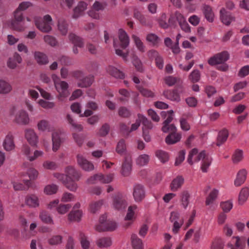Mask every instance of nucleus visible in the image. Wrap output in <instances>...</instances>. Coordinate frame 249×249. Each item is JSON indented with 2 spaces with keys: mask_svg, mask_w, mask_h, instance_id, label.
<instances>
[{
  "mask_svg": "<svg viewBox=\"0 0 249 249\" xmlns=\"http://www.w3.org/2000/svg\"><path fill=\"white\" fill-rule=\"evenodd\" d=\"M52 78L55 89L58 93L59 98L68 97L70 94L68 83L66 81L61 80L59 77L55 74L52 75Z\"/></svg>",
  "mask_w": 249,
  "mask_h": 249,
  "instance_id": "nucleus-1",
  "label": "nucleus"
},
{
  "mask_svg": "<svg viewBox=\"0 0 249 249\" xmlns=\"http://www.w3.org/2000/svg\"><path fill=\"white\" fill-rule=\"evenodd\" d=\"M72 76L77 80V86L80 88H87L92 84L94 78L90 75H85L81 70H76L71 72Z\"/></svg>",
  "mask_w": 249,
  "mask_h": 249,
  "instance_id": "nucleus-2",
  "label": "nucleus"
},
{
  "mask_svg": "<svg viewBox=\"0 0 249 249\" xmlns=\"http://www.w3.org/2000/svg\"><path fill=\"white\" fill-rule=\"evenodd\" d=\"M35 24L36 28L43 33H48L52 31V18L49 15L44 16L43 19L36 17L34 18Z\"/></svg>",
  "mask_w": 249,
  "mask_h": 249,
  "instance_id": "nucleus-3",
  "label": "nucleus"
},
{
  "mask_svg": "<svg viewBox=\"0 0 249 249\" xmlns=\"http://www.w3.org/2000/svg\"><path fill=\"white\" fill-rule=\"evenodd\" d=\"M128 205L127 197L126 195L117 193L112 196L111 207L117 211L124 210Z\"/></svg>",
  "mask_w": 249,
  "mask_h": 249,
  "instance_id": "nucleus-4",
  "label": "nucleus"
},
{
  "mask_svg": "<svg viewBox=\"0 0 249 249\" xmlns=\"http://www.w3.org/2000/svg\"><path fill=\"white\" fill-rule=\"evenodd\" d=\"M53 177L58 180L61 182L65 187L71 191L75 192L77 189V184L74 182V179H64L66 176L63 174L59 173H54L53 174Z\"/></svg>",
  "mask_w": 249,
  "mask_h": 249,
  "instance_id": "nucleus-5",
  "label": "nucleus"
},
{
  "mask_svg": "<svg viewBox=\"0 0 249 249\" xmlns=\"http://www.w3.org/2000/svg\"><path fill=\"white\" fill-rule=\"evenodd\" d=\"M230 58V54L227 51L217 53L211 57L208 60V64L211 66L221 64L226 62Z\"/></svg>",
  "mask_w": 249,
  "mask_h": 249,
  "instance_id": "nucleus-6",
  "label": "nucleus"
},
{
  "mask_svg": "<svg viewBox=\"0 0 249 249\" xmlns=\"http://www.w3.org/2000/svg\"><path fill=\"white\" fill-rule=\"evenodd\" d=\"M78 165L83 170L87 172L93 171L94 169L93 164L88 160L83 155L78 154L76 156Z\"/></svg>",
  "mask_w": 249,
  "mask_h": 249,
  "instance_id": "nucleus-7",
  "label": "nucleus"
},
{
  "mask_svg": "<svg viewBox=\"0 0 249 249\" xmlns=\"http://www.w3.org/2000/svg\"><path fill=\"white\" fill-rule=\"evenodd\" d=\"M141 123L142 124V127L147 126L148 129H152L153 128V124L150 121L148 120L144 116L139 114L138 118L136 120L135 123L131 125V128L129 129L130 133L136 130L140 126Z\"/></svg>",
  "mask_w": 249,
  "mask_h": 249,
  "instance_id": "nucleus-8",
  "label": "nucleus"
},
{
  "mask_svg": "<svg viewBox=\"0 0 249 249\" xmlns=\"http://www.w3.org/2000/svg\"><path fill=\"white\" fill-rule=\"evenodd\" d=\"M206 153L204 151L198 152L196 148L192 149L188 155L187 161L190 164L192 165L194 162H198L205 157Z\"/></svg>",
  "mask_w": 249,
  "mask_h": 249,
  "instance_id": "nucleus-9",
  "label": "nucleus"
},
{
  "mask_svg": "<svg viewBox=\"0 0 249 249\" xmlns=\"http://www.w3.org/2000/svg\"><path fill=\"white\" fill-rule=\"evenodd\" d=\"M14 122L20 125H27L30 122L28 113L24 110H20L15 115Z\"/></svg>",
  "mask_w": 249,
  "mask_h": 249,
  "instance_id": "nucleus-10",
  "label": "nucleus"
},
{
  "mask_svg": "<svg viewBox=\"0 0 249 249\" xmlns=\"http://www.w3.org/2000/svg\"><path fill=\"white\" fill-rule=\"evenodd\" d=\"M23 20V13L18 8L14 13V19L10 23V27L17 30H21L22 28L19 25V22Z\"/></svg>",
  "mask_w": 249,
  "mask_h": 249,
  "instance_id": "nucleus-11",
  "label": "nucleus"
},
{
  "mask_svg": "<svg viewBox=\"0 0 249 249\" xmlns=\"http://www.w3.org/2000/svg\"><path fill=\"white\" fill-rule=\"evenodd\" d=\"M132 160L130 155L125 156L121 169V174L124 176H129L132 170Z\"/></svg>",
  "mask_w": 249,
  "mask_h": 249,
  "instance_id": "nucleus-12",
  "label": "nucleus"
},
{
  "mask_svg": "<svg viewBox=\"0 0 249 249\" xmlns=\"http://www.w3.org/2000/svg\"><path fill=\"white\" fill-rule=\"evenodd\" d=\"M64 176L66 178L64 179H74L79 180L81 178V174L77 171L74 167L69 166L65 168Z\"/></svg>",
  "mask_w": 249,
  "mask_h": 249,
  "instance_id": "nucleus-13",
  "label": "nucleus"
},
{
  "mask_svg": "<svg viewBox=\"0 0 249 249\" xmlns=\"http://www.w3.org/2000/svg\"><path fill=\"white\" fill-rule=\"evenodd\" d=\"M25 204L31 208H36L40 206L39 197L35 194H31L26 196Z\"/></svg>",
  "mask_w": 249,
  "mask_h": 249,
  "instance_id": "nucleus-14",
  "label": "nucleus"
},
{
  "mask_svg": "<svg viewBox=\"0 0 249 249\" xmlns=\"http://www.w3.org/2000/svg\"><path fill=\"white\" fill-rule=\"evenodd\" d=\"M133 196L136 202H140L145 197V191L143 186L140 184H136L134 186Z\"/></svg>",
  "mask_w": 249,
  "mask_h": 249,
  "instance_id": "nucleus-15",
  "label": "nucleus"
},
{
  "mask_svg": "<svg viewBox=\"0 0 249 249\" xmlns=\"http://www.w3.org/2000/svg\"><path fill=\"white\" fill-rule=\"evenodd\" d=\"M25 137L28 142L32 146H36L38 141V138L32 129H26L25 130Z\"/></svg>",
  "mask_w": 249,
  "mask_h": 249,
  "instance_id": "nucleus-16",
  "label": "nucleus"
},
{
  "mask_svg": "<svg viewBox=\"0 0 249 249\" xmlns=\"http://www.w3.org/2000/svg\"><path fill=\"white\" fill-rule=\"evenodd\" d=\"M52 150L57 151L60 148L62 141L60 138V133L58 131H53L52 133Z\"/></svg>",
  "mask_w": 249,
  "mask_h": 249,
  "instance_id": "nucleus-17",
  "label": "nucleus"
},
{
  "mask_svg": "<svg viewBox=\"0 0 249 249\" xmlns=\"http://www.w3.org/2000/svg\"><path fill=\"white\" fill-rule=\"evenodd\" d=\"M118 37L120 43V46L123 48L127 47L130 43L129 37L126 32L122 29L118 31Z\"/></svg>",
  "mask_w": 249,
  "mask_h": 249,
  "instance_id": "nucleus-18",
  "label": "nucleus"
},
{
  "mask_svg": "<svg viewBox=\"0 0 249 249\" xmlns=\"http://www.w3.org/2000/svg\"><path fill=\"white\" fill-rule=\"evenodd\" d=\"M219 13L220 20L223 24L226 25H230L234 19L231 13L228 12L225 8H222Z\"/></svg>",
  "mask_w": 249,
  "mask_h": 249,
  "instance_id": "nucleus-19",
  "label": "nucleus"
},
{
  "mask_svg": "<svg viewBox=\"0 0 249 249\" xmlns=\"http://www.w3.org/2000/svg\"><path fill=\"white\" fill-rule=\"evenodd\" d=\"M247 176V171L245 169L240 170L236 174V178L234 181L235 186L239 187L243 184L246 181Z\"/></svg>",
  "mask_w": 249,
  "mask_h": 249,
  "instance_id": "nucleus-20",
  "label": "nucleus"
},
{
  "mask_svg": "<svg viewBox=\"0 0 249 249\" xmlns=\"http://www.w3.org/2000/svg\"><path fill=\"white\" fill-rule=\"evenodd\" d=\"M179 196L181 206L184 209H186L190 203V193L188 191L183 190L180 193Z\"/></svg>",
  "mask_w": 249,
  "mask_h": 249,
  "instance_id": "nucleus-21",
  "label": "nucleus"
},
{
  "mask_svg": "<svg viewBox=\"0 0 249 249\" xmlns=\"http://www.w3.org/2000/svg\"><path fill=\"white\" fill-rule=\"evenodd\" d=\"M184 182V178L181 176L175 178L170 185V188L173 192H177L180 189Z\"/></svg>",
  "mask_w": 249,
  "mask_h": 249,
  "instance_id": "nucleus-22",
  "label": "nucleus"
},
{
  "mask_svg": "<svg viewBox=\"0 0 249 249\" xmlns=\"http://www.w3.org/2000/svg\"><path fill=\"white\" fill-rule=\"evenodd\" d=\"M4 149L8 151L14 149L15 145L14 142V137L11 133H8L5 137L3 142Z\"/></svg>",
  "mask_w": 249,
  "mask_h": 249,
  "instance_id": "nucleus-23",
  "label": "nucleus"
},
{
  "mask_svg": "<svg viewBox=\"0 0 249 249\" xmlns=\"http://www.w3.org/2000/svg\"><path fill=\"white\" fill-rule=\"evenodd\" d=\"M39 218L44 224L49 225H53L54 224L53 217L46 211L42 210L40 212Z\"/></svg>",
  "mask_w": 249,
  "mask_h": 249,
  "instance_id": "nucleus-24",
  "label": "nucleus"
},
{
  "mask_svg": "<svg viewBox=\"0 0 249 249\" xmlns=\"http://www.w3.org/2000/svg\"><path fill=\"white\" fill-rule=\"evenodd\" d=\"M146 42L153 46H158L160 43V37L156 34L152 33H148L145 36Z\"/></svg>",
  "mask_w": 249,
  "mask_h": 249,
  "instance_id": "nucleus-25",
  "label": "nucleus"
},
{
  "mask_svg": "<svg viewBox=\"0 0 249 249\" xmlns=\"http://www.w3.org/2000/svg\"><path fill=\"white\" fill-rule=\"evenodd\" d=\"M131 37L137 50L141 53H144L146 51V47L141 38L135 34L132 35Z\"/></svg>",
  "mask_w": 249,
  "mask_h": 249,
  "instance_id": "nucleus-26",
  "label": "nucleus"
},
{
  "mask_svg": "<svg viewBox=\"0 0 249 249\" xmlns=\"http://www.w3.org/2000/svg\"><path fill=\"white\" fill-rule=\"evenodd\" d=\"M83 215V211L81 210H72L68 215V218L71 222H79L81 220Z\"/></svg>",
  "mask_w": 249,
  "mask_h": 249,
  "instance_id": "nucleus-27",
  "label": "nucleus"
},
{
  "mask_svg": "<svg viewBox=\"0 0 249 249\" xmlns=\"http://www.w3.org/2000/svg\"><path fill=\"white\" fill-rule=\"evenodd\" d=\"M22 58L20 55L16 53L12 57L9 58L7 61V66L10 69H15L17 67L18 64L21 63Z\"/></svg>",
  "mask_w": 249,
  "mask_h": 249,
  "instance_id": "nucleus-28",
  "label": "nucleus"
},
{
  "mask_svg": "<svg viewBox=\"0 0 249 249\" xmlns=\"http://www.w3.org/2000/svg\"><path fill=\"white\" fill-rule=\"evenodd\" d=\"M104 202V199L91 202L89 205V211L91 213H96L100 210Z\"/></svg>",
  "mask_w": 249,
  "mask_h": 249,
  "instance_id": "nucleus-29",
  "label": "nucleus"
},
{
  "mask_svg": "<svg viewBox=\"0 0 249 249\" xmlns=\"http://www.w3.org/2000/svg\"><path fill=\"white\" fill-rule=\"evenodd\" d=\"M202 9L207 20L209 22H213L214 20V15L212 7L208 5L204 4L203 5Z\"/></svg>",
  "mask_w": 249,
  "mask_h": 249,
  "instance_id": "nucleus-30",
  "label": "nucleus"
},
{
  "mask_svg": "<svg viewBox=\"0 0 249 249\" xmlns=\"http://www.w3.org/2000/svg\"><path fill=\"white\" fill-rule=\"evenodd\" d=\"M96 243L100 248H107L111 246L112 240L109 237H102L97 240Z\"/></svg>",
  "mask_w": 249,
  "mask_h": 249,
  "instance_id": "nucleus-31",
  "label": "nucleus"
},
{
  "mask_svg": "<svg viewBox=\"0 0 249 249\" xmlns=\"http://www.w3.org/2000/svg\"><path fill=\"white\" fill-rule=\"evenodd\" d=\"M87 4L83 1H81L78 3L77 6L73 10V17L74 18H77L81 16L83 12L87 9Z\"/></svg>",
  "mask_w": 249,
  "mask_h": 249,
  "instance_id": "nucleus-32",
  "label": "nucleus"
},
{
  "mask_svg": "<svg viewBox=\"0 0 249 249\" xmlns=\"http://www.w3.org/2000/svg\"><path fill=\"white\" fill-rule=\"evenodd\" d=\"M163 95L171 101L179 102L180 97L176 90H165L163 92Z\"/></svg>",
  "mask_w": 249,
  "mask_h": 249,
  "instance_id": "nucleus-33",
  "label": "nucleus"
},
{
  "mask_svg": "<svg viewBox=\"0 0 249 249\" xmlns=\"http://www.w3.org/2000/svg\"><path fill=\"white\" fill-rule=\"evenodd\" d=\"M37 128L39 131L42 132L53 130V128L49 122L46 120H41L38 121L37 124Z\"/></svg>",
  "mask_w": 249,
  "mask_h": 249,
  "instance_id": "nucleus-34",
  "label": "nucleus"
},
{
  "mask_svg": "<svg viewBox=\"0 0 249 249\" xmlns=\"http://www.w3.org/2000/svg\"><path fill=\"white\" fill-rule=\"evenodd\" d=\"M229 136V132L226 129L220 130L218 134L217 137L216 145L220 146L224 143L227 140Z\"/></svg>",
  "mask_w": 249,
  "mask_h": 249,
  "instance_id": "nucleus-35",
  "label": "nucleus"
},
{
  "mask_svg": "<svg viewBox=\"0 0 249 249\" xmlns=\"http://www.w3.org/2000/svg\"><path fill=\"white\" fill-rule=\"evenodd\" d=\"M181 138L179 133H170L165 138V142L168 144H173L179 142Z\"/></svg>",
  "mask_w": 249,
  "mask_h": 249,
  "instance_id": "nucleus-36",
  "label": "nucleus"
},
{
  "mask_svg": "<svg viewBox=\"0 0 249 249\" xmlns=\"http://www.w3.org/2000/svg\"><path fill=\"white\" fill-rule=\"evenodd\" d=\"M131 245L133 249H143L142 240L135 234L131 236Z\"/></svg>",
  "mask_w": 249,
  "mask_h": 249,
  "instance_id": "nucleus-37",
  "label": "nucleus"
},
{
  "mask_svg": "<svg viewBox=\"0 0 249 249\" xmlns=\"http://www.w3.org/2000/svg\"><path fill=\"white\" fill-rule=\"evenodd\" d=\"M34 57L37 63L40 65H45L49 62L47 55L43 53L36 52L34 53Z\"/></svg>",
  "mask_w": 249,
  "mask_h": 249,
  "instance_id": "nucleus-38",
  "label": "nucleus"
},
{
  "mask_svg": "<svg viewBox=\"0 0 249 249\" xmlns=\"http://www.w3.org/2000/svg\"><path fill=\"white\" fill-rule=\"evenodd\" d=\"M249 196V188L245 187L243 188L239 194L238 202L239 204H243Z\"/></svg>",
  "mask_w": 249,
  "mask_h": 249,
  "instance_id": "nucleus-39",
  "label": "nucleus"
},
{
  "mask_svg": "<svg viewBox=\"0 0 249 249\" xmlns=\"http://www.w3.org/2000/svg\"><path fill=\"white\" fill-rule=\"evenodd\" d=\"M58 30L63 36H66L68 31L69 25L67 22L64 19H59L57 24Z\"/></svg>",
  "mask_w": 249,
  "mask_h": 249,
  "instance_id": "nucleus-40",
  "label": "nucleus"
},
{
  "mask_svg": "<svg viewBox=\"0 0 249 249\" xmlns=\"http://www.w3.org/2000/svg\"><path fill=\"white\" fill-rule=\"evenodd\" d=\"M63 242V237L62 235L56 234L53 235L48 238V243L51 246H58Z\"/></svg>",
  "mask_w": 249,
  "mask_h": 249,
  "instance_id": "nucleus-41",
  "label": "nucleus"
},
{
  "mask_svg": "<svg viewBox=\"0 0 249 249\" xmlns=\"http://www.w3.org/2000/svg\"><path fill=\"white\" fill-rule=\"evenodd\" d=\"M117 227V224L114 221L107 220L105 224V228L103 229L100 227L99 226L96 227V230L98 231H102L103 230L106 231H113L115 230Z\"/></svg>",
  "mask_w": 249,
  "mask_h": 249,
  "instance_id": "nucleus-42",
  "label": "nucleus"
},
{
  "mask_svg": "<svg viewBox=\"0 0 249 249\" xmlns=\"http://www.w3.org/2000/svg\"><path fill=\"white\" fill-rule=\"evenodd\" d=\"M79 237L82 249H89L90 245L89 238L82 232H79Z\"/></svg>",
  "mask_w": 249,
  "mask_h": 249,
  "instance_id": "nucleus-43",
  "label": "nucleus"
},
{
  "mask_svg": "<svg viewBox=\"0 0 249 249\" xmlns=\"http://www.w3.org/2000/svg\"><path fill=\"white\" fill-rule=\"evenodd\" d=\"M107 71L110 74L116 78L123 79L124 77V73L113 66H108Z\"/></svg>",
  "mask_w": 249,
  "mask_h": 249,
  "instance_id": "nucleus-44",
  "label": "nucleus"
},
{
  "mask_svg": "<svg viewBox=\"0 0 249 249\" xmlns=\"http://www.w3.org/2000/svg\"><path fill=\"white\" fill-rule=\"evenodd\" d=\"M12 90V87L10 83L5 81L0 80V94H8Z\"/></svg>",
  "mask_w": 249,
  "mask_h": 249,
  "instance_id": "nucleus-45",
  "label": "nucleus"
},
{
  "mask_svg": "<svg viewBox=\"0 0 249 249\" xmlns=\"http://www.w3.org/2000/svg\"><path fill=\"white\" fill-rule=\"evenodd\" d=\"M69 38L73 44L74 46H78L79 48H83L84 47L83 39L80 37L71 33L69 35Z\"/></svg>",
  "mask_w": 249,
  "mask_h": 249,
  "instance_id": "nucleus-46",
  "label": "nucleus"
},
{
  "mask_svg": "<svg viewBox=\"0 0 249 249\" xmlns=\"http://www.w3.org/2000/svg\"><path fill=\"white\" fill-rule=\"evenodd\" d=\"M58 190V186L55 184H50L46 185L43 189L44 193L48 196L55 194Z\"/></svg>",
  "mask_w": 249,
  "mask_h": 249,
  "instance_id": "nucleus-47",
  "label": "nucleus"
},
{
  "mask_svg": "<svg viewBox=\"0 0 249 249\" xmlns=\"http://www.w3.org/2000/svg\"><path fill=\"white\" fill-rule=\"evenodd\" d=\"M150 160L149 156L147 154L139 155L136 160V164L140 166H143L148 164Z\"/></svg>",
  "mask_w": 249,
  "mask_h": 249,
  "instance_id": "nucleus-48",
  "label": "nucleus"
},
{
  "mask_svg": "<svg viewBox=\"0 0 249 249\" xmlns=\"http://www.w3.org/2000/svg\"><path fill=\"white\" fill-rule=\"evenodd\" d=\"M137 209V206L136 205L129 206L124 220L125 221H133L135 219V211Z\"/></svg>",
  "mask_w": 249,
  "mask_h": 249,
  "instance_id": "nucleus-49",
  "label": "nucleus"
},
{
  "mask_svg": "<svg viewBox=\"0 0 249 249\" xmlns=\"http://www.w3.org/2000/svg\"><path fill=\"white\" fill-rule=\"evenodd\" d=\"M36 103L40 107L46 109L53 108L55 106V103L53 102H51L49 100L42 99L38 100L36 102Z\"/></svg>",
  "mask_w": 249,
  "mask_h": 249,
  "instance_id": "nucleus-50",
  "label": "nucleus"
},
{
  "mask_svg": "<svg viewBox=\"0 0 249 249\" xmlns=\"http://www.w3.org/2000/svg\"><path fill=\"white\" fill-rule=\"evenodd\" d=\"M155 154L158 159L162 163H165L169 160V154L164 151L158 150L156 151Z\"/></svg>",
  "mask_w": 249,
  "mask_h": 249,
  "instance_id": "nucleus-51",
  "label": "nucleus"
},
{
  "mask_svg": "<svg viewBox=\"0 0 249 249\" xmlns=\"http://www.w3.org/2000/svg\"><path fill=\"white\" fill-rule=\"evenodd\" d=\"M212 159L205 155V157L202 159L201 169L203 172H207L212 162Z\"/></svg>",
  "mask_w": 249,
  "mask_h": 249,
  "instance_id": "nucleus-52",
  "label": "nucleus"
},
{
  "mask_svg": "<svg viewBox=\"0 0 249 249\" xmlns=\"http://www.w3.org/2000/svg\"><path fill=\"white\" fill-rule=\"evenodd\" d=\"M71 207V206L70 204H59L56 208V211L58 214L64 215L69 212Z\"/></svg>",
  "mask_w": 249,
  "mask_h": 249,
  "instance_id": "nucleus-53",
  "label": "nucleus"
},
{
  "mask_svg": "<svg viewBox=\"0 0 249 249\" xmlns=\"http://www.w3.org/2000/svg\"><path fill=\"white\" fill-rule=\"evenodd\" d=\"M218 190L213 189L210 193L206 200V204L210 205L216 199L218 195Z\"/></svg>",
  "mask_w": 249,
  "mask_h": 249,
  "instance_id": "nucleus-54",
  "label": "nucleus"
},
{
  "mask_svg": "<svg viewBox=\"0 0 249 249\" xmlns=\"http://www.w3.org/2000/svg\"><path fill=\"white\" fill-rule=\"evenodd\" d=\"M113 174H108L104 175L102 174H98V181L102 183H109L113 179Z\"/></svg>",
  "mask_w": 249,
  "mask_h": 249,
  "instance_id": "nucleus-55",
  "label": "nucleus"
},
{
  "mask_svg": "<svg viewBox=\"0 0 249 249\" xmlns=\"http://www.w3.org/2000/svg\"><path fill=\"white\" fill-rule=\"evenodd\" d=\"M42 167L44 170H54L57 168V165L54 161L46 160L43 162Z\"/></svg>",
  "mask_w": 249,
  "mask_h": 249,
  "instance_id": "nucleus-56",
  "label": "nucleus"
},
{
  "mask_svg": "<svg viewBox=\"0 0 249 249\" xmlns=\"http://www.w3.org/2000/svg\"><path fill=\"white\" fill-rule=\"evenodd\" d=\"M67 120L75 130L81 131L83 130L82 125L76 124L70 115L68 114L67 115Z\"/></svg>",
  "mask_w": 249,
  "mask_h": 249,
  "instance_id": "nucleus-57",
  "label": "nucleus"
},
{
  "mask_svg": "<svg viewBox=\"0 0 249 249\" xmlns=\"http://www.w3.org/2000/svg\"><path fill=\"white\" fill-rule=\"evenodd\" d=\"M116 152L120 155H123L126 151V145L124 140H120L116 148Z\"/></svg>",
  "mask_w": 249,
  "mask_h": 249,
  "instance_id": "nucleus-58",
  "label": "nucleus"
},
{
  "mask_svg": "<svg viewBox=\"0 0 249 249\" xmlns=\"http://www.w3.org/2000/svg\"><path fill=\"white\" fill-rule=\"evenodd\" d=\"M133 16L134 18L138 19L142 25H146L147 21L146 18L139 11L137 10L135 11Z\"/></svg>",
  "mask_w": 249,
  "mask_h": 249,
  "instance_id": "nucleus-59",
  "label": "nucleus"
},
{
  "mask_svg": "<svg viewBox=\"0 0 249 249\" xmlns=\"http://www.w3.org/2000/svg\"><path fill=\"white\" fill-rule=\"evenodd\" d=\"M220 207L225 213H228L232 208L233 204L231 201H226L220 203Z\"/></svg>",
  "mask_w": 249,
  "mask_h": 249,
  "instance_id": "nucleus-60",
  "label": "nucleus"
},
{
  "mask_svg": "<svg viewBox=\"0 0 249 249\" xmlns=\"http://www.w3.org/2000/svg\"><path fill=\"white\" fill-rule=\"evenodd\" d=\"M132 63L138 71H143L142 63L137 56H134L133 57Z\"/></svg>",
  "mask_w": 249,
  "mask_h": 249,
  "instance_id": "nucleus-61",
  "label": "nucleus"
},
{
  "mask_svg": "<svg viewBox=\"0 0 249 249\" xmlns=\"http://www.w3.org/2000/svg\"><path fill=\"white\" fill-rule=\"evenodd\" d=\"M164 82L168 86L171 87L174 85L179 79L173 76H168L164 78Z\"/></svg>",
  "mask_w": 249,
  "mask_h": 249,
  "instance_id": "nucleus-62",
  "label": "nucleus"
},
{
  "mask_svg": "<svg viewBox=\"0 0 249 249\" xmlns=\"http://www.w3.org/2000/svg\"><path fill=\"white\" fill-rule=\"evenodd\" d=\"M200 78V73L198 70L193 71L189 75V79L193 83L198 82Z\"/></svg>",
  "mask_w": 249,
  "mask_h": 249,
  "instance_id": "nucleus-63",
  "label": "nucleus"
},
{
  "mask_svg": "<svg viewBox=\"0 0 249 249\" xmlns=\"http://www.w3.org/2000/svg\"><path fill=\"white\" fill-rule=\"evenodd\" d=\"M27 174L31 180L36 179L38 176V171L34 168H30L28 169Z\"/></svg>",
  "mask_w": 249,
  "mask_h": 249,
  "instance_id": "nucleus-64",
  "label": "nucleus"
}]
</instances>
